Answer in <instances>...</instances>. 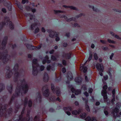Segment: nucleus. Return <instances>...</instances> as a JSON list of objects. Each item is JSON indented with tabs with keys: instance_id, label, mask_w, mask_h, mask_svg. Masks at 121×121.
Returning a JSON list of instances; mask_svg holds the SVG:
<instances>
[{
	"instance_id": "f257e3e1",
	"label": "nucleus",
	"mask_w": 121,
	"mask_h": 121,
	"mask_svg": "<svg viewBox=\"0 0 121 121\" xmlns=\"http://www.w3.org/2000/svg\"><path fill=\"white\" fill-rule=\"evenodd\" d=\"M20 82L21 83V85L18 87V88H16L15 91H19L20 92L21 89L23 91L24 94H26L27 92L29 87L28 85L26 83V81L24 79L22 80H20Z\"/></svg>"
},
{
	"instance_id": "f03ea898",
	"label": "nucleus",
	"mask_w": 121,
	"mask_h": 121,
	"mask_svg": "<svg viewBox=\"0 0 121 121\" xmlns=\"http://www.w3.org/2000/svg\"><path fill=\"white\" fill-rule=\"evenodd\" d=\"M47 31L49 33V36L51 38L56 37L55 40L56 41H58L60 40V38L58 36V34L55 31L52 30L51 29H48Z\"/></svg>"
},
{
	"instance_id": "7ed1b4c3",
	"label": "nucleus",
	"mask_w": 121,
	"mask_h": 121,
	"mask_svg": "<svg viewBox=\"0 0 121 121\" xmlns=\"http://www.w3.org/2000/svg\"><path fill=\"white\" fill-rule=\"evenodd\" d=\"M8 106V105L5 104L4 105V107L2 108V105L0 103V117H2L4 116L6 117L7 115L6 114H4V112L6 111Z\"/></svg>"
},
{
	"instance_id": "20e7f679",
	"label": "nucleus",
	"mask_w": 121,
	"mask_h": 121,
	"mask_svg": "<svg viewBox=\"0 0 121 121\" xmlns=\"http://www.w3.org/2000/svg\"><path fill=\"white\" fill-rule=\"evenodd\" d=\"M51 89L54 93H56L57 96H60V91L59 88L56 86L55 88L54 84L52 83L51 85Z\"/></svg>"
},
{
	"instance_id": "39448f33",
	"label": "nucleus",
	"mask_w": 121,
	"mask_h": 121,
	"mask_svg": "<svg viewBox=\"0 0 121 121\" xmlns=\"http://www.w3.org/2000/svg\"><path fill=\"white\" fill-rule=\"evenodd\" d=\"M96 67L97 69L99 72V74L100 76H102L103 73L102 72L104 70V67L103 64L97 63L96 65Z\"/></svg>"
},
{
	"instance_id": "423d86ee",
	"label": "nucleus",
	"mask_w": 121,
	"mask_h": 121,
	"mask_svg": "<svg viewBox=\"0 0 121 121\" xmlns=\"http://www.w3.org/2000/svg\"><path fill=\"white\" fill-rule=\"evenodd\" d=\"M2 57H3V61L4 63H7L9 60L10 56L7 54V52H4L2 53L1 55Z\"/></svg>"
},
{
	"instance_id": "0eeeda50",
	"label": "nucleus",
	"mask_w": 121,
	"mask_h": 121,
	"mask_svg": "<svg viewBox=\"0 0 121 121\" xmlns=\"http://www.w3.org/2000/svg\"><path fill=\"white\" fill-rule=\"evenodd\" d=\"M4 21L0 23V30H1L3 28L4 26L6 24H8L9 22L10 21L9 18L7 17H5L4 18Z\"/></svg>"
},
{
	"instance_id": "6e6552de",
	"label": "nucleus",
	"mask_w": 121,
	"mask_h": 121,
	"mask_svg": "<svg viewBox=\"0 0 121 121\" xmlns=\"http://www.w3.org/2000/svg\"><path fill=\"white\" fill-rule=\"evenodd\" d=\"M25 45L26 46L27 48L31 50H33L35 49H36L37 48L38 49H40L42 47V44H41V45L39 46L38 48L36 47H35L28 43H26Z\"/></svg>"
},
{
	"instance_id": "1a4fd4ad",
	"label": "nucleus",
	"mask_w": 121,
	"mask_h": 121,
	"mask_svg": "<svg viewBox=\"0 0 121 121\" xmlns=\"http://www.w3.org/2000/svg\"><path fill=\"white\" fill-rule=\"evenodd\" d=\"M48 86L47 85H45L43 87V88H45L46 89L43 91V95L46 97H48L49 96L50 92L49 89L48 88Z\"/></svg>"
},
{
	"instance_id": "9d476101",
	"label": "nucleus",
	"mask_w": 121,
	"mask_h": 121,
	"mask_svg": "<svg viewBox=\"0 0 121 121\" xmlns=\"http://www.w3.org/2000/svg\"><path fill=\"white\" fill-rule=\"evenodd\" d=\"M35 65H36V67L33 65H32V73L34 75H37L38 73V70L37 67H39V65L38 63H37V64H36Z\"/></svg>"
},
{
	"instance_id": "9b49d317",
	"label": "nucleus",
	"mask_w": 121,
	"mask_h": 121,
	"mask_svg": "<svg viewBox=\"0 0 121 121\" xmlns=\"http://www.w3.org/2000/svg\"><path fill=\"white\" fill-rule=\"evenodd\" d=\"M67 78L68 79L66 82L67 84H69L70 82V81H71L73 78V75L71 73H68L66 76Z\"/></svg>"
},
{
	"instance_id": "f8f14e48",
	"label": "nucleus",
	"mask_w": 121,
	"mask_h": 121,
	"mask_svg": "<svg viewBox=\"0 0 121 121\" xmlns=\"http://www.w3.org/2000/svg\"><path fill=\"white\" fill-rule=\"evenodd\" d=\"M63 110L65 111H68L66 112L67 114L69 116L71 115V113L69 112L72 110V108L71 107L69 106L67 107H64L63 108Z\"/></svg>"
},
{
	"instance_id": "ddd939ff",
	"label": "nucleus",
	"mask_w": 121,
	"mask_h": 121,
	"mask_svg": "<svg viewBox=\"0 0 121 121\" xmlns=\"http://www.w3.org/2000/svg\"><path fill=\"white\" fill-rule=\"evenodd\" d=\"M75 81L79 84H80L82 82V78L81 77H76L74 79Z\"/></svg>"
},
{
	"instance_id": "4468645a",
	"label": "nucleus",
	"mask_w": 121,
	"mask_h": 121,
	"mask_svg": "<svg viewBox=\"0 0 121 121\" xmlns=\"http://www.w3.org/2000/svg\"><path fill=\"white\" fill-rule=\"evenodd\" d=\"M47 71H49L50 70L53 71L54 70V65H52L51 66L50 65H48L46 68Z\"/></svg>"
},
{
	"instance_id": "2eb2a0df",
	"label": "nucleus",
	"mask_w": 121,
	"mask_h": 121,
	"mask_svg": "<svg viewBox=\"0 0 121 121\" xmlns=\"http://www.w3.org/2000/svg\"><path fill=\"white\" fill-rule=\"evenodd\" d=\"M60 18H64V19L67 22H70L72 21L73 18H68L67 17L64 15H63L60 17Z\"/></svg>"
},
{
	"instance_id": "dca6fc26",
	"label": "nucleus",
	"mask_w": 121,
	"mask_h": 121,
	"mask_svg": "<svg viewBox=\"0 0 121 121\" xmlns=\"http://www.w3.org/2000/svg\"><path fill=\"white\" fill-rule=\"evenodd\" d=\"M49 77L48 74L45 73L44 74V76L43 78V80L44 82H47L49 80Z\"/></svg>"
},
{
	"instance_id": "f3484780",
	"label": "nucleus",
	"mask_w": 121,
	"mask_h": 121,
	"mask_svg": "<svg viewBox=\"0 0 121 121\" xmlns=\"http://www.w3.org/2000/svg\"><path fill=\"white\" fill-rule=\"evenodd\" d=\"M63 7H64L66 8H69L71 9H73V10H78V9H77V8H76L75 7L73 6H66V5H63Z\"/></svg>"
},
{
	"instance_id": "a211bd4d",
	"label": "nucleus",
	"mask_w": 121,
	"mask_h": 121,
	"mask_svg": "<svg viewBox=\"0 0 121 121\" xmlns=\"http://www.w3.org/2000/svg\"><path fill=\"white\" fill-rule=\"evenodd\" d=\"M62 56L63 57H66L68 59H69L71 57V55L70 53H64Z\"/></svg>"
},
{
	"instance_id": "6ab92c4d",
	"label": "nucleus",
	"mask_w": 121,
	"mask_h": 121,
	"mask_svg": "<svg viewBox=\"0 0 121 121\" xmlns=\"http://www.w3.org/2000/svg\"><path fill=\"white\" fill-rule=\"evenodd\" d=\"M6 6L7 7L8 10L9 11L12 10V4L10 2H6Z\"/></svg>"
},
{
	"instance_id": "aec40b11",
	"label": "nucleus",
	"mask_w": 121,
	"mask_h": 121,
	"mask_svg": "<svg viewBox=\"0 0 121 121\" xmlns=\"http://www.w3.org/2000/svg\"><path fill=\"white\" fill-rule=\"evenodd\" d=\"M16 96L15 95L13 94L12 96L10 99V101L9 103V104L10 105H11L12 103V102L14 101Z\"/></svg>"
},
{
	"instance_id": "412c9836",
	"label": "nucleus",
	"mask_w": 121,
	"mask_h": 121,
	"mask_svg": "<svg viewBox=\"0 0 121 121\" xmlns=\"http://www.w3.org/2000/svg\"><path fill=\"white\" fill-rule=\"evenodd\" d=\"M13 112V109L11 107L8 109L7 110V112L9 116H10V115L12 114Z\"/></svg>"
},
{
	"instance_id": "4be33fe9",
	"label": "nucleus",
	"mask_w": 121,
	"mask_h": 121,
	"mask_svg": "<svg viewBox=\"0 0 121 121\" xmlns=\"http://www.w3.org/2000/svg\"><path fill=\"white\" fill-rule=\"evenodd\" d=\"M9 22V27L11 30H13L14 29V25L12 23V22L10 20Z\"/></svg>"
},
{
	"instance_id": "5701e85b",
	"label": "nucleus",
	"mask_w": 121,
	"mask_h": 121,
	"mask_svg": "<svg viewBox=\"0 0 121 121\" xmlns=\"http://www.w3.org/2000/svg\"><path fill=\"white\" fill-rule=\"evenodd\" d=\"M56 78L55 79V81L57 82H60L62 80V78L61 77H57L56 76V75H55Z\"/></svg>"
},
{
	"instance_id": "b1692460",
	"label": "nucleus",
	"mask_w": 121,
	"mask_h": 121,
	"mask_svg": "<svg viewBox=\"0 0 121 121\" xmlns=\"http://www.w3.org/2000/svg\"><path fill=\"white\" fill-rule=\"evenodd\" d=\"M7 43V42L4 41H2V45L3 47L1 48V49L3 50L5 48Z\"/></svg>"
},
{
	"instance_id": "393cba45",
	"label": "nucleus",
	"mask_w": 121,
	"mask_h": 121,
	"mask_svg": "<svg viewBox=\"0 0 121 121\" xmlns=\"http://www.w3.org/2000/svg\"><path fill=\"white\" fill-rule=\"evenodd\" d=\"M19 68V65L18 64L16 63L15 64L14 67L13 68V70L14 71H18Z\"/></svg>"
},
{
	"instance_id": "a878e982",
	"label": "nucleus",
	"mask_w": 121,
	"mask_h": 121,
	"mask_svg": "<svg viewBox=\"0 0 121 121\" xmlns=\"http://www.w3.org/2000/svg\"><path fill=\"white\" fill-rule=\"evenodd\" d=\"M37 25L38 24L36 22H35V23L32 24L30 26L31 30H34V27L37 26Z\"/></svg>"
},
{
	"instance_id": "bb28decb",
	"label": "nucleus",
	"mask_w": 121,
	"mask_h": 121,
	"mask_svg": "<svg viewBox=\"0 0 121 121\" xmlns=\"http://www.w3.org/2000/svg\"><path fill=\"white\" fill-rule=\"evenodd\" d=\"M86 116V114L85 112H84L81 114L80 115V117L84 119L85 118Z\"/></svg>"
},
{
	"instance_id": "cd10ccee",
	"label": "nucleus",
	"mask_w": 121,
	"mask_h": 121,
	"mask_svg": "<svg viewBox=\"0 0 121 121\" xmlns=\"http://www.w3.org/2000/svg\"><path fill=\"white\" fill-rule=\"evenodd\" d=\"M4 88V84L0 83V92H1Z\"/></svg>"
},
{
	"instance_id": "c85d7f7f",
	"label": "nucleus",
	"mask_w": 121,
	"mask_h": 121,
	"mask_svg": "<svg viewBox=\"0 0 121 121\" xmlns=\"http://www.w3.org/2000/svg\"><path fill=\"white\" fill-rule=\"evenodd\" d=\"M81 92V90L80 89H77L75 90L74 93L75 95H78L80 94Z\"/></svg>"
},
{
	"instance_id": "c756f323",
	"label": "nucleus",
	"mask_w": 121,
	"mask_h": 121,
	"mask_svg": "<svg viewBox=\"0 0 121 121\" xmlns=\"http://www.w3.org/2000/svg\"><path fill=\"white\" fill-rule=\"evenodd\" d=\"M103 97L104 100V102H107L108 103V98L107 94L102 96Z\"/></svg>"
},
{
	"instance_id": "7c9ffc66",
	"label": "nucleus",
	"mask_w": 121,
	"mask_h": 121,
	"mask_svg": "<svg viewBox=\"0 0 121 121\" xmlns=\"http://www.w3.org/2000/svg\"><path fill=\"white\" fill-rule=\"evenodd\" d=\"M28 99L27 97H26L25 99V100L24 103V106L26 107V106L27 105L28 103Z\"/></svg>"
},
{
	"instance_id": "2f4dec72",
	"label": "nucleus",
	"mask_w": 121,
	"mask_h": 121,
	"mask_svg": "<svg viewBox=\"0 0 121 121\" xmlns=\"http://www.w3.org/2000/svg\"><path fill=\"white\" fill-rule=\"evenodd\" d=\"M32 102L31 99H30L28 102V106L29 108L31 107L32 105Z\"/></svg>"
},
{
	"instance_id": "473e14b6",
	"label": "nucleus",
	"mask_w": 121,
	"mask_h": 121,
	"mask_svg": "<svg viewBox=\"0 0 121 121\" xmlns=\"http://www.w3.org/2000/svg\"><path fill=\"white\" fill-rule=\"evenodd\" d=\"M14 72L15 73L14 75L15 77L18 78L20 75V74L19 72H18V71H17Z\"/></svg>"
},
{
	"instance_id": "72a5a7b5",
	"label": "nucleus",
	"mask_w": 121,
	"mask_h": 121,
	"mask_svg": "<svg viewBox=\"0 0 121 121\" xmlns=\"http://www.w3.org/2000/svg\"><path fill=\"white\" fill-rule=\"evenodd\" d=\"M54 11L56 14H57L58 13H64V11L60 10H54Z\"/></svg>"
},
{
	"instance_id": "f704fd0d",
	"label": "nucleus",
	"mask_w": 121,
	"mask_h": 121,
	"mask_svg": "<svg viewBox=\"0 0 121 121\" xmlns=\"http://www.w3.org/2000/svg\"><path fill=\"white\" fill-rule=\"evenodd\" d=\"M81 89L84 91H86L87 90V88L85 85H83L81 87Z\"/></svg>"
},
{
	"instance_id": "c9c22d12",
	"label": "nucleus",
	"mask_w": 121,
	"mask_h": 121,
	"mask_svg": "<svg viewBox=\"0 0 121 121\" xmlns=\"http://www.w3.org/2000/svg\"><path fill=\"white\" fill-rule=\"evenodd\" d=\"M30 17V20H33L34 19V17H35V16H34L32 14L30 13H29L27 14Z\"/></svg>"
},
{
	"instance_id": "e433bc0d",
	"label": "nucleus",
	"mask_w": 121,
	"mask_h": 121,
	"mask_svg": "<svg viewBox=\"0 0 121 121\" xmlns=\"http://www.w3.org/2000/svg\"><path fill=\"white\" fill-rule=\"evenodd\" d=\"M82 68L83 69V71L84 73H86L87 71V69L86 67V66L81 67L80 68Z\"/></svg>"
},
{
	"instance_id": "4c0bfd02",
	"label": "nucleus",
	"mask_w": 121,
	"mask_h": 121,
	"mask_svg": "<svg viewBox=\"0 0 121 121\" xmlns=\"http://www.w3.org/2000/svg\"><path fill=\"white\" fill-rule=\"evenodd\" d=\"M51 60L52 61H55L57 60L56 57L54 55H52L51 56Z\"/></svg>"
},
{
	"instance_id": "58836bf2",
	"label": "nucleus",
	"mask_w": 121,
	"mask_h": 121,
	"mask_svg": "<svg viewBox=\"0 0 121 121\" xmlns=\"http://www.w3.org/2000/svg\"><path fill=\"white\" fill-rule=\"evenodd\" d=\"M101 94L102 96L107 94V91L106 90H102L101 91Z\"/></svg>"
},
{
	"instance_id": "ea45409f",
	"label": "nucleus",
	"mask_w": 121,
	"mask_h": 121,
	"mask_svg": "<svg viewBox=\"0 0 121 121\" xmlns=\"http://www.w3.org/2000/svg\"><path fill=\"white\" fill-rule=\"evenodd\" d=\"M112 112H115L116 113H118L119 112V109L117 108H115L113 110Z\"/></svg>"
},
{
	"instance_id": "a19ab883",
	"label": "nucleus",
	"mask_w": 121,
	"mask_h": 121,
	"mask_svg": "<svg viewBox=\"0 0 121 121\" xmlns=\"http://www.w3.org/2000/svg\"><path fill=\"white\" fill-rule=\"evenodd\" d=\"M92 120V117L89 116H87L86 118L85 119V120L86 121H91Z\"/></svg>"
},
{
	"instance_id": "79ce46f5",
	"label": "nucleus",
	"mask_w": 121,
	"mask_h": 121,
	"mask_svg": "<svg viewBox=\"0 0 121 121\" xmlns=\"http://www.w3.org/2000/svg\"><path fill=\"white\" fill-rule=\"evenodd\" d=\"M50 100L51 101L53 102L55 101L56 100L55 97L54 96H52L50 98Z\"/></svg>"
},
{
	"instance_id": "37998d69",
	"label": "nucleus",
	"mask_w": 121,
	"mask_h": 121,
	"mask_svg": "<svg viewBox=\"0 0 121 121\" xmlns=\"http://www.w3.org/2000/svg\"><path fill=\"white\" fill-rule=\"evenodd\" d=\"M72 113L73 115H76L78 114V111L76 110H75L73 111L72 112Z\"/></svg>"
},
{
	"instance_id": "c03bdc74",
	"label": "nucleus",
	"mask_w": 121,
	"mask_h": 121,
	"mask_svg": "<svg viewBox=\"0 0 121 121\" xmlns=\"http://www.w3.org/2000/svg\"><path fill=\"white\" fill-rule=\"evenodd\" d=\"M6 78H10L11 77V75L10 73H6Z\"/></svg>"
},
{
	"instance_id": "a18cd8bd",
	"label": "nucleus",
	"mask_w": 121,
	"mask_h": 121,
	"mask_svg": "<svg viewBox=\"0 0 121 121\" xmlns=\"http://www.w3.org/2000/svg\"><path fill=\"white\" fill-rule=\"evenodd\" d=\"M17 5L19 9L21 10H22L23 9V7L22 5L21 4H17Z\"/></svg>"
},
{
	"instance_id": "49530a36",
	"label": "nucleus",
	"mask_w": 121,
	"mask_h": 121,
	"mask_svg": "<svg viewBox=\"0 0 121 121\" xmlns=\"http://www.w3.org/2000/svg\"><path fill=\"white\" fill-rule=\"evenodd\" d=\"M94 57L95 59L96 60H97L98 59V56L97 55L96 53H95L94 54Z\"/></svg>"
},
{
	"instance_id": "de8ad7c7",
	"label": "nucleus",
	"mask_w": 121,
	"mask_h": 121,
	"mask_svg": "<svg viewBox=\"0 0 121 121\" xmlns=\"http://www.w3.org/2000/svg\"><path fill=\"white\" fill-rule=\"evenodd\" d=\"M85 108L86 110L88 112H90V110L89 106L88 105H85Z\"/></svg>"
},
{
	"instance_id": "09e8293b",
	"label": "nucleus",
	"mask_w": 121,
	"mask_h": 121,
	"mask_svg": "<svg viewBox=\"0 0 121 121\" xmlns=\"http://www.w3.org/2000/svg\"><path fill=\"white\" fill-rule=\"evenodd\" d=\"M37 60L36 59H34L33 60L32 63L33 64H36L37 63Z\"/></svg>"
},
{
	"instance_id": "8fccbe9b",
	"label": "nucleus",
	"mask_w": 121,
	"mask_h": 121,
	"mask_svg": "<svg viewBox=\"0 0 121 121\" xmlns=\"http://www.w3.org/2000/svg\"><path fill=\"white\" fill-rule=\"evenodd\" d=\"M108 42L110 43H115V41L113 40H111V39H108Z\"/></svg>"
},
{
	"instance_id": "3c124183",
	"label": "nucleus",
	"mask_w": 121,
	"mask_h": 121,
	"mask_svg": "<svg viewBox=\"0 0 121 121\" xmlns=\"http://www.w3.org/2000/svg\"><path fill=\"white\" fill-rule=\"evenodd\" d=\"M73 27H80V26L78 23H74L73 25Z\"/></svg>"
},
{
	"instance_id": "603ef678",
	"label": "nucleus",
	"mask_w": 121,
	"mask_h": 121,
	"mask_svg": "<svg viewBox=\"0 0 121 121\" xmlns=\"http://www.w3.org/2000/svg\"><path fill=\"white\" fill-rule=\"evenodd\" d=\"M13 86L11 84L8 87V90H13Z\"/></svg>"
},
{
	"instance_id": "864d4df0",
	"label": "nucleus",
	"mask_w": 121,
	"mask_h": 121,
	"mask_svg": "<svg viewBox=\"0 0 121 121\" xmlns=\"http://www.w3.org/2000/svg\"><path fill=\"white\" fill-rule=\"evenodd\" d=\"M23 114H22L21 113V115H19V119H17L18 121H20L22 120V119L23 118Z\"/></svg>"
},
{
	"instance_id": "5fc2aeb1",
	"label": "nucleus",
	"mask_w": 121,
	"mask_h": 121,
	"mask_svg": "<svg viewBox=\"0 0 121 121\" xmlns=\"http://www.w3.org/2000/svg\"><path fill=\"white\" fill-rule=\"evenodd\" d=\"M62 64L64 65H66L67 64L66 61L64 60H62Z\"/></svg>"
},
{
	"instance_id": "6e6d98bb",
	"label": "nucleus",
	"mask_w": 121,
	"mask_h": 121,
	"mask_svg": "<svg viewBox=\"0 0 121 121\" xmlns=\"http://www.w3.org/2000/svg\"><path fill=\"white\" fill-rule=\"evenodd\" d=\"M83 14L82 13H81L79 14H78V15H77L75 17L76 18H78L79 17H81L83 15Z\"/></svg>"
},
{
	"instance_id": "4d7b16f0",
	"label": "nucleus",
	"mask_w": 121,
	"mask_h": 121,
	"mask_svg": "<svg viewBox=\"0 0 121 121\" xmlns=\"http://www.w3.org/2000/svg\"><path fill=\"white\" fill-rule=\"evenodd\" d=\"M38 95L37 96V97L39 99V100L41 101L42 99V96L39 93H38Z\"/></svg>"
},
{
	"instance_id": "13d9d810",
	"label": "nucleus",
	"mask_w": 121,
	"mask_h": 121,
	"mask_svg": "<svg viewBox=\"0 0 121 121\" xmlns=\"http://www.w3.org/2000/svg\"><path fill=\"white\" fill-rule=\"evenodd\" d=\"M39 31V28L37 27L35 30L34 33L35 34L37 33Z\"/></svg>"
},
{
	"instance_id": "bf43d9fd",
	"label": "nucleus",
	"mask_w": 121,
	"mask_h": 121,
	"mask_svg": "<svg viewBox=\"0 0 121 121\" xmlns=\"http://www.w3.org/2000/svg\"><path fill=\"white\" fill-rule=\"evenodd\" d=\"M83 94L86 97L88 96L89 95L87 91H85L84 92Z\"/></svg>"
},
{
	"instance_id": "052dcab7",
	"label": "nucleus",
	"mask_w": 121,
	"mask_h": 121,
	"mask_svg": "<svg viewBox=\"0 0 121 121\" xmlns=\"http://www.w3.org/2000/svg\"><path fill=\"white\" fill-rule=\"evenodd\" d=\"M44 66L43 65H41L40 67V69L41 71H43L44 69Z\"/></svg>"
},
{
	"instance_id": "680f3d73",
	"label": "nucleus",
	"mask_w": 121,
	"mask_h": 121,
	"mask_svg": "<svg viewBox=\"0 0 121 121\" xmlns=\"http://www.w3.org/2000/svg\"><path fill=\"white\" fill-rule=\"evenodd\" d=\"M93 11L96 12H98L99 11V10L98 9L95 8H94L93 9Z\"/></svg>"
},
{
	"instance_id": "e2e57ef3",
	"label": "nucleus",
	"mask_w": 121,
	"mask_h": 121,
	"mask_svg": "<svg viewBox=\"0 0 121 121\" xmlns=\"http://www.w3.org/2000/svg\"><path fill=\"white\" fill-rule=\"evenodd\" d=\"M8 39V37L7 36H5L4 38L3 41H4L7 42Z\"/></svg>"
},
{
	"instance_id": "0e129e2a",
	"label": "nucleus",
	"mask_w": 121,
	"mask_h": 121,
	"mask_svg": "<svg viewBox=\"0 0 121 121\" xmlns=\"http://www.w3.org/2000/svg\"><path fill=\"white\" fill-rule=\"evenodd\" d=\"M93 91V89L92 88H89L88 89V92L89 93H91Z\"/></svg>"
},
{
	"instance_id": "69168bd1",
	"label": "nucleus",
	"mask_w": 121,
	"mask_h": 121,
	"mask_svg": "<svg viewBox=\"0 0 121 121\" xmlns=\"http://www.w3.org/2000/svg\"><path fill=\"white\" fill-rule=\"evenodd\" d=\"M104 112L106 116L108 117L109 114L108 111L107 110H104Z\"/></svg>"
},
{
	"instance_id": "338daca9",
	"label": "nucleus",
	"mask_w": 121,
	"mask_h": 121,
	"mask_svg": "<svg viewBox=\"0 0 121 121\" xmlns=\"http://www.w3.org/2000/svg\"><path fill=\"white\" fill-rule=\"evenodd\" d=\"M31 8L29 6H27L26 7V9L28 11H30Z\"/></svg>"
},
{
	"instance_id": "774afa93",
	"label": "nucleus",
	"mask_w": 121,
	"mask_h": 121,
	"mask_svg": "<svg viewBox=\"0 0 121 121\" xmlns=\"http://www.w3.org/2000/svg\"><path fill=\"white\" fill-rule=\"evenodd\" d=\"M30 11H31L33 13H35L36 12V10L35 8H31Z\"/></svg>"
}]
</instances>
